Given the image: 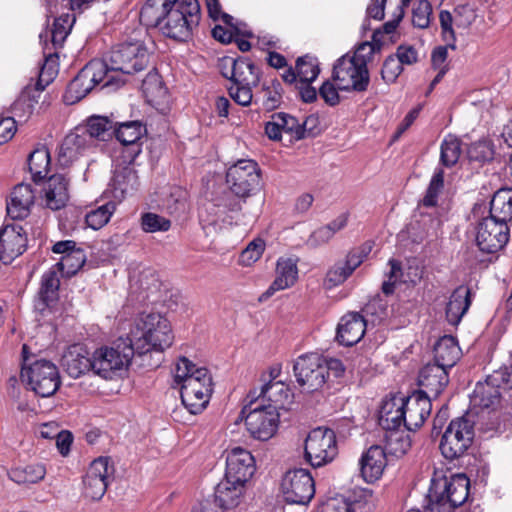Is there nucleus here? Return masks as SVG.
Returning <instances> with one entry per match:
<instances>
[{"mask_svg":"<svg viewBox=\"0 0 512 512\" xmlns=\"http://www.w3.org/2000/svg\"><path fill=\"white\" fill-rule=\"evenodd\" d=\"M140 22L159 27L164 35L178 41L192 38L201 20L198 0H147Z\"/></svg>","mask_w":512,"mask_h":512,"instance_id":"f257e3e1","label":"nucleus"},{"mask_svg":"<svg viewBox=\"0 0 512 512\" xmlns=\"http://www.w3.org/2000/svg\"><path fill=\"white\" fill-rule=\"evenodd\" d=\"M380 35L375 31L372 42H362L353 53L348 52L336 60L332 78L341 91L363 93L368 90L370 74L367 64L372 55L381 50Z\"/></svg>","mask_w":512,"mask_h":512,"instance_id":"f03ea898","label":"nucleus"},{"mask_svg":"<svg viewBox=\"0 0 512 512\" xmlns=\"http://www.w3.org/2000/svg\"><path fill=\"white\" fill-rule=\"evenodd\" d=\"M132 334L133 348L140 357L151 352L160 355L174 340L170 322L160 313H142Z\"/></svg>","mask_w":512,"mask_h":512,"instance_id":"7ed1b4c3","label":"nucleus"},{"mask_svg":"<svg viewBox=\"0 0 512 512\" xmlns=\"http://www.w3.org/2000/svg\"><path fill=\"white\" fill-rule=\"evenodd\" d=\"M123 83L124 80L120 77L109 74L104 60L93 59L70 81L64 94V101L72 105L82 100L99 85L102 89L110 86L119 87Z\"/></svg>","mask_w":512,"mask_h":512,"instance_id":"20e7f679","label":"nucleus"},{"mask_svg":"<svg viewBox=\"0 0 512 512\" xmlns=\"http://www.w3.org/2000/svg\"><path fill=\"white\" fill-rule=\"evenodd\" d=\"M135 37L132 40H125L115 45L108 56L106 65L108 72L121 74H134L144 70L149 64V52L138 36L141 30L134 31Z\"/></svg>","mask_w":512,"mask_h":512,"instance_id":"39448f33","label":"nucleus"},{"mask_svg":"<svg viewBox=\"0 0 512 512\" xmlns=\"http://www.w3.org/2000/svg\"><path fill=\"white\" fill-rule=\"evenodd\" d=\"M135 354L133 340L130 337H120L113 347H103L94 352L92 371L104 379H111L130 364Z\"/></svg>","mask_w":512,"mask_h":512,"instance_id":"423d86ee","label":"nucleus"},{"mask_svg":"<svg viewBox=\"0 0 512 512\" xmlns=\"http://www.w3.org/2000/svg\"><path fill=\"white\" fill-rule=\"evenodd\" d=\"M248 400V404L241 411V415H245L246 429L254 439L267 441L278 429L280 414L275 408L269 409L265 404Z\"/></svg>","mask_w":512,"mask_h":512,"instance_id":"0eeeda50","label":"nucleus"},{"mask_svg":"<svg viewBox=\"0 0 512 512\" xmlns=\"http://www.w3.org/2000/svg\"><path fill=\"white\" fill-rule=\"evenodd\" d=\"M195 373L180 387L181 401L191 414L201 413L206 408L213 391L212 376L208 369L199 367Z\"/></svg>","mask_w":512,"mask_h":512,"instance_id":"6e6552de","label":"nucleus"},{"mask_svg":"<svg viewBox=\"0 0 512 512\" xmlns=\"http://www.w3.org/2000/svg\"><path fill=\"white\" fill-rule=\"evenodd\" d=\"M261 175L257 162L241 159L226 172V183L238 198H248L260 189Z\"/></svg>","mask_w":512,"mask_h":512,"instance_id":"1a4fd4ad","label":"nucleus"},{"mask_svg":"<svg viewBox=\"0 0 512 512\" xmlns=\"http://www.w3.org/2000/svg\"><path fill=\"white\" fill-rule=\"evenodd\" d=\"M305 459L312 467H321L330 463L337 455V441L330 428L313 429L305 440Z\"/></svg>","mask_w":512,"mask_h":512,"instance_id":"9d476101","label":"nucleus"},{"mask_svg":"<svg viewBox=\"0 0 512 512\" xmlns=\"http://www.w3.org/2000/svg\"><path fill=\"white\" fill-rule=\"evenodd\" d=\"M474 438V425L469 419L459 417L450 422L442 435L439 448L442 455L454 460L467 451Z\"/></svg>","mask_w":512,"mask_h":512,"instance_id":"9b49d317","label":"nucleus"},{"mask_svg":"<svg viewBox=\"0 0 512 512\" xmlns=\"http://www.w3.org/2000/svg\"><path fill=\"white\" fill-rule=\"evenodd\" d=\"M232 85L228 88L230 97L239 105L248 106L253 99L252 88L260 82L259 69L247 58L238 57L234 62Z\"/></svg>","mask_w":512,"mask_h":512,"instance_id":"f8f14e48","label":"nucleus"},{"mask_svg":"<svg viewBox=\"0 0 512 512\" xmlns=\"http://www.w3.org/2000/svg\"><path fill=\"white\" fill-rule=\"evenodd\" d=\"M28 344H23L18 374L9 377L7 382L8 396L16 403L17 410L29 412L30 392L32 391V362Z\"/></svg>","mask_w":512,"mask_h":512,"instance_id":"ddd939ff","label":"nucleus"},{"mask_svg":"<svg viewBox=\"0 0 512 512\" xmlns=\"http://www.w3.org/2000/svg\"><path fill=\"white\" fill-rule=\"evenodd\" d=\"M114 473L115 468L109 457L101 456L93 460L82 479L84 497L92 501L102 499Z\"/></svg>","mask_w":512,"mask_h":512,"instance_id":"4468645a","label":"nucleus"},{"mask_svg":"<svg viewBox=\"0 0 512 512\" xmlns=\"http://www.w3.org/2000/svg\"><path fill=\"white\" fill-rule=\"evenodd\" d=\"M323 356L318 353L300 355L294 362L293 372L296 381L303 391L313 393L327 383L325 368L322 366Z\"/></svg>","mask_w":512,"mask_h":512,"instance_id":"2eb2a0df","label":"nucleus"},{"mask_svg":"<svg viewBox=\"0 0 512 512\" xmlns=\"http://www.w3.org/2000/svg\"><path fill=\"white\" fill-rule=\"evenodd\" d=\"M512 374L504 367L488 375L484 382H478L472 395V402L483 409H495L501 400V389L512 384Z\"/></svg>","mask_w":512,"mask_h":512,"instance_id":"dca6fc26","label":"nucleus"},{"mask_svg":"<svg viewBox=\"0 0 512 512\" xmlns=\"http://www.w3.org/2000/svg\"><path fill=\"white\" fill-rule=\"evenodd\" d=\"M281 487L284 499L289 504L306 505L315 494L313 477L303 468L286 472Z\"/></svg>","mask_w":512,"mask_h":512,"instance_id":"f3484780","label":"nucleus"},{"mask_svg":"<svg viewBox=\"0 0 512 512\" xmlns=\"http://www.w3.org/2000/svg\"><path fill=\"white\" fill-rule=\"evenodd\" d=\"M508 240V225L490 217H485L479 222L476 242L482 252L496 253L507 244Z\"/></svg>","mask_w":512,"mask_h":512,"instance_id":"a211bd4d","label":"nucleus"},{"mask_svg":"<svg viewBox=\"0 0 512 512\" xmlns=\"http://www.w3.org/2000/svg\"><path fill=\"white\" fill-rule=\"evenodd\" d=\"M28 234L21 225L7 224L0 229V261L7 265L24 253Z\"/></svg>","mask_w":512,"mask_h":512,"instance_id":"6ab92c4d","label":"nucleus"},{"mask_svg":"<svg viewBox=\"0 0 512 512\" xmlns=\"http://www.w3.org/2000/svg\"><path fill=\"white\" fill-rule=\"evenodd\" d=\"M430 488L457 509L468 500L470 480L465 474H456L434 481Z\"/></svg>","mask_w":512,"mask_h":512,"instance_id":"aec40b11","label":"nucleus"},{"mask_svg":"<svg viewBox=\"0 0 512 512\" xmlns=\"http://www.w3.org/2000/svg\"><path fill=\"white\" fill-rule=\"evenodd\" d=\"M145 133L146 128L140 121L116 123L115 137L124 146L122 153L128 163L134 162L141 153L139 140Z\"/></svg>","mask_w":512,"mask_h":512,"instance_id":"412c9836","label":"nucleus"},{"mask_svg":"<svg viewBox=\"0 0 512 512\" xmlns=\"http://www.w3.org/2000/svg\"><path fill=\"white\" fill-rule=\"evenodd\" d=\"M255 470V459L248 450L235 447L228 452L224 477L246 484L253 476Z\"/></svg>","mask_w":512,"mask_h":512,"instance_id":"4be33fe9","label":"nucleus"},{"mask_svg":"<svg viewBox=\"0 0 512 512\" xmlns=\"http://www.w3.org/2000/svg\"><path fill=\"white\" fill-rule=\"evenodd\" d=\"M403 411H405L404 427L408 431L420 428L431 413L432 404L428 396L414 391L407 398L402 397Z\"/></svg>","mask_w":512,"mask_h":512,"instance_id":"5701e85b","label":"nucleus"},{"mask_svg":"<svg viewBox=\"0 0 512 512\" xmlns=\"http://www.w3.org/2000/svg\"><path fill=\"white\" fill-rule=\"evenodd\" d=\"M57 366L45 359L34 361V393L45 398L55 394L60 386Z\"/></svg>","mask_w":512,"mask_h":512,"instance_id":"b1692460","label":"nucleus"},{"mask_svg":"<svg viewBox=\"0 0 512 512\" xmlns=\"http://www.w3.org/2000/svg\"><path fill=\"white\" fill-rule=\"evenodd\" d=\"M449 382L448 370L433 363L426 364L419 372L418 385L422 393L430 400L437 398Z\"/></svg>","mask_w":512,"mask_h":512,"instance_id":"393cba45","label":"nucleus"},{"mask_svg":"<svg viewBox=\"0 0 512 512\" xmlns=\"http://www.w3.org/2000/svg\"><path fill=\"white\" fill-rule=\"evenodd\" d=\"M91 145L92 142L90 141L89 135L84 133L80 127H77L63 139L58 154L59 163L62 166H69Z\"/></svg>","mask_w":512,"mask_h":512,"instance_id":"a878e982","label":"nucleus"},{"mask_svg":"<svg viewBox=\"0 0 512 512\" xmlns=\"http://www.w3.org/2000/svg\"><path fill=\"white\" fill-rule=\"evenodd\" d=\"M92 356L82 344H74L68 347L61 359L63 369L72 378H79L93 370Z\"/></svg>","mask_w":512,"mask_h":512,"instance_id":"bb28decb","label":"nucleus"},{"mask_svg":"<svg viewBox=\"0 0 512 512\" xmlns=\"http://www.w3.org/2000/svg\"><path fill=\"white\" fill-rule=\"evenodd\" d=\"M289 398V389L282 381H270L261 387L259 394L256 391H250L247 399H253L259 404H265L269 409L279 412L284 409Z\"/></svg>","mask_w":512,"mask_h":512,"instance_id":"cd10ccee","label":"nucleus"},{"mask_svg":"<svg viewBox=\"0 0 512 512\" xmlns=\"http://www.w3.org/2000/svg\"><path fill=\"white\" fill-rule=\"evenodd\" d=\"M367 321L359 313H349L341 318L336 339L345 346H353L364 336Z\"/></svg>","mask_w":512,"mask_h":512,"instance_id":"c85d7f7f","label":"nucleus"},{"mask_svg":"<svg viewBox=\"0 0 512 512\" xmlns=\"http://www.w3.org/2000/svg\"><path fill=\"white\" fill-rule=\"evenodd\" d=\"M60 271L52 266L41 278L38 292L39 302L37 307L41 312L51 311L59 300Z\"/></svg>","mask_w":512,"mask_h":512,"instance_id":"c756f323","label":"nucleus"},{"mask_svg":"<svg viewBox=\"0 0 512 512\" xmlns=\"http://www.w3.org/2000/svg\"><path fill=\"white\" fill-rule=\"evenodd\" d=\"M387 459L384 449L379 445H372L363 453L360 459V472L368 483L378 480L386 466Z\"/></svg>","mask_w":512,"mask_h":512,"instance_id":"7c9ffc66","label":"nucleus"},{"mask_svg":"<svg viewBox=\"0 0 512 512\" xmlns=\"http://www.w3.org/2000/svg\"><path fill=\"white\" fill-rule=\"evenodd\" d=\"M276 274L275 280L260 296V301L268 299L276 291L284 290L296 282L298 276L296 260L292 258H280L277 261Z\"/></svg>","mask_w":512,"mask_h":512,"instance_id":"2f4dec72","label":"nucleus"},{"mask_svg":"<svg viewBox=\"0 0 512 512\" xmlns=\"http://www.w3.org/2000/svg\"><path fill=\"white\" fill-rule=\"evenodd\" d=\"M67 181L63 175H52L48 178L43 188V200L45 207L51 210H59L68 201Z\"/></svg>","mask_w":512,"mask_h":512,"instance_id":"473e14b6","label":"nucleus"},{"mask_svg":"<svg viewBox=\"0 0 512 512\" xmlns=\"http://www.w3.org/2000/svg\"><path fill=\"white\" fill-rule=\"evenodd\" d=\"M405 411H403L402 397H393L382 402L378 423L386 431H398L404 426Z\"/></svg>","mask_w":512,"mask_h":512,"instance_id":"72a5a7b5","label":"nucleus"},{"mask_svg":"<svg viewBox=\"0 0 512 512\" xmlns=\"http://www.w3.org/2000/svg\"><path fill=\"white\" fill-rule=\"evenodd\" d=\"M244 491V483L224 477L215 488V502L222 509L235 508L240 504Z\"/></svg>","mask_w":512,"mask_h":512,"instance_id":"f704fd0d","label":"nucleus"},{"mask_svg":"<svg viewBox=\"0 0 512 512\" xmlns=\"http://www.w3.org/2000/svg\"><path fill=\"white\" fill-rule=\"evenodd\" d=\"M471 305V291L468 287L459 286L451 294L446 306V319L451 325H458Z\"/></svg>","mask_w":512,"mask_h":512,"instance_id":"c9c22d12","label":"nucleus"},{"mask_svg":"<svg viewBox=\"0 0 512 512\" xmlns=\"http://www.w3.org/2000/svg\"><path fill=\"white\" fill-rule=\"evenodd\" d=\"M460 348L453 336L445 335L434 345V362L442 368H452L459 359Z\"/></svg>","mask_w":512,"mask_h":512,"instance_id":"e433bc0d","label":"nucleus"},{"mask_svg":"<svg viewBox=\"0 0 512 512\" xmlns=\"http://www.w3.org/2000/svg\"><path fill=\"white\" fill-rule=\"evenodd\" d=\"M80 128L89 135L92 143L93 139L108 141L115 136L116 123L108 117L93 115L87 119L86 126Z\"/></svg>","mask_w":512,"mask_h":512,"instance_id":"4c0bfd02","label":"nucleus"},{"mask_svg":"<svg viewBox=\"0 0 512 512\" xmlns=\"http://www.w3.org/2000/svg\"><path fill=\"white\" fill-rule=\"evenodd\" d=\"M488 217L507 225L512 220V189H500L494 193L490 201Z\"/></svg>","mask_w":512,"mask_h":512,"instance_id":"58836bf2","label":"nucleus"},{"mask_svg":"<svg viewBox=\"0 0 512 512\" xmlns=\"http://www.w3.org/2000/svg\"><path fill=\"white\" fill-rule=\"evenodd\" d=\"M273 119H278L283 132L290 134L294 140H301L306 138L310 128L306 127L307 124H314L318 122L315 116L307 117L302 123L297 118L289 114L280 112L273 114Z\"/></svg>","mask_w":512,"mask_h":512,"instance_id":"ea45409f","label":"nucleus"},{"mask_svg":"<svg viewBox=\"0 0 512 512\" xmlns=\"http://www.w3.org/2000/svg\"><path fill=\"white\" fill-rule=\"evenodd\" d=\"M348 217L346 214L339 215L329 224L316 229L307 239L306 244L311 248H316L328 243L333 236L344 227H346Z\"/></svg>","mask_w":512,"mask_h":512,"instance_id":"a19ab883","label":"nucleus"},{"mask_svg":"<svg viewBox=\"0 0 512 512\" xmlns=\"http://www.w3.org/2000/svg\"><path fill=\"white\" fill-rule=\"evenodd\" d=\"M58 74L57 68V53H50L48 56H45V60L43 65L40 68L38 78L36 83L34 84V91L42 93L44 89L53 82L55 77ZM41 98V94L35 96L34 101L36 103L39 102Z\"/></svg>","mask_w":512,"mask_h":512,"instance_id":"79ce46f5","label":"nucleus"},{"mask_svg":"<svg viewBox=\"0 0 512 512\" xmlns=\"http://www.w3.org/2000/svg\"><path fill=\"white\" fill-rule=\"evenodd\" d=\"M136 284L140 290L143 301H149L151 299L155 301V296L159 293L162 285L156 272L150 268L140 272Z\"/></svg>","mask_w":512,"mask_h":512,"instance_id":"37998d69","label":"nucleus"},{"mask_svg":"<svg viewBox=\"0 0 512 512\" xmlns=\"http://www.w3.org/2000/svg\"><path fill=\"white\" fill-rule=\"evenodd\" d=\"M87 257L82 248L62 256L61 260L54 265L61 274L68 277L74 276L86 263Z\"/></svg>","mask_w":512,"mask_h":512,"instance_id":"c03bdc74","label":"nucleus"},{"mask_svg":"<svg viewBox=\"0 0 512 512\" xmlns=\"http://www.w3.org/2000/svg\"><path fill=\"white\" fill-rule=\"evenodd\" d=\"M441 220L437 217H432L430 214H420L419 219L411 224V230L420 229L419 234L415 235V242H422L429 237H436L437 231L440 228Z\"/></svg>","mask_w":512,"mask_h":512,"instance_id":"a18cd8bd","label":"nucleus"},{"mask_svg":"<svg viewBox=\"0 0 512 512\" xmlns=\"http://www.w3.org/2000/svg\"><path fill=\"white\" fill-rule=\"evenodd\" d=\"M296 71L299 82L315 81L320 73L318 59L309 54L298 57L296 60Z\"/></svg>","mask_w":512,"mask_h":512,"instance_id":"49530a36","label":"nucleus"},{"mask_svg":"<svg viewBox=\"0 0 512 512\" xmlns=\"http://www.w3.org/2000/svg\"><path fill=\"white\" fill-rule=\"evenodd\" d=\"M115 203L107 202L96 209L91 210L85 216V221L88 227L93 230H98L105 226L115 211Z\"/></svg>","mask_w":512,"mask_h":512,"instance_id":"de8ad7c7","label":"nucleus"},{"mask_svg":"<svg viewBox=\"0 0 512 512\" xmlns=\"http://www.w3.org/2000/svg\"><path fill=\"white\" fill-rule=\"evenodd\" d=\"M461 141L453 136H448L441 144L440 162L445 167L454 166L461 155Z\"/></svg>","mask_w":512,"mask_h":512,"instance_id":"09e8293b","label":"nucleus"},{"mask_svg":"<svg viewBox=\"0 0 512 512\" xmlns=\"http://www.w3.org/2000/svg\"><path fill=\"white\" fill-rule=\"evenodd\" d=\"M261 93L262 105L266 110L271 111L281 105L283 88L279 80L274 79L270 84H264Z\"/></svg>","mask_w":512,"mask_h":512,"instance_id":"8fccbe9b","label":"nucleus"},{"mask_svg":"<svg viewBox=\"0 0 512 512\" xmlns=\"http://www.w3.org/2000/svg\"><path fill=\"white\" fill-rule=\"evenodd\" d=\"M444 188V171L437 168L430 180L426 193L421 201L425 207H435L438 203V197Z\"/></svg>","mask_w":512,"mask_h":512,"instance_id":"3c124183","label":"nucleus"},{"mask_svg":"<svg viewBox=\"0 0 512 512\" xmlns=\"http://www.w3.org/2000/svg\"><path fill=\"white\" fill-rule=\"evenodd\" d=\"M113 182L115 191L125 195L136 189L137 175L132 168L126 167L115 173Z\"/></svg>","mask_w":512,"mask_h":512,"instance_id":"603ef678","label":"nucleus"},{"mask_svg":"<svg viewBox=\"0 0 512 512\" xmlns=\"http://www.w3.org/2000/svg\"><path fill=\"white\" fill-rule=\"evenodd\" d=\"M51 162V156L48 148L40 145L34 148V165L37 167L34 170V184L47 177Z\"/></svg>","mask_w":512,"mask_h":512,"instance_id":"864d4df0","label":"nucleus"},{"mask_svg":"<svg viewBox=\"0 0 512 512\" xmlns=\"http://www.w3.org/2000/svg\"><path fill=\"white\" fill-rule=\"evenodd\" d=\"M72 23L69 16L56 18L51 29V42L55 49L61 48L69 35Z\"/></svg>","mask_w":512,"mask_h":512,"instance_id":"5fc2aeb1","label":"nucleus"},{"mask_svg":"<svg viewBox=\"0 0 512 512\" xmlns=\"http://www.w3.org/2000/svg\"><path fill=\"white\" fill-rule=\"evenodd\" d=\"M362 312L365 316L372 317V322L382 321L388 316V303L378 294L369 300L363 307Z\"/></svg>","mask_w":512,"mask_h":512,"instance_id":"6e6d98bb","label":"nucleus"},{"mask_svg":"<svg viewBox=\"0 0 512 512\" xmlns=\"http://www.w3.org/2000/svg\"><path fill=\"white\" fill-rule=\"evenodd\" d=\"M432 15V5L428 0H419L412 9V24L414 27L425 29L429 26Z\"/></svg>","mask_w":512,"mask_h":512,"instance_id":"4d7b16f0","label":"nucleus"},{"mask_svg":"<svg viewBox=\"0 0 512 512\" xmlns=\"http://www.w3.org/2000/svg\"><path fill=\"white\" fill-rule=\"evenodd\" d=\"M167 211L170 215L180 218L188 211L187 193L177 189L167 199Z\"/></svg>","mask_w":512,"mask_h":512,"instance_id":"13d9d810","label":"nucleus"},{"mask_svg":"<svg viewBox=\"0 0 512 512\" xmlns=\"http://www.w3.org/2000/svg\"><path fill=\"white\" fill-rule=\"evenodd\" d=\"M141 226L145 232L168 231L171 227L170 220L155 213H145L141 217Z\"/></svg>","mask_w":512,"mask_h":512,"instance_id":"bf43d9fd","label":"nucleus"},{"mask_svg":"<svg viewBox=\"0 0 512 512\" xmlns=\"http://www.w3.org/2000/svg\"><path fill=\"white\" fill-rule=\"evenodd\" d=\"M467 154L470 161L481 163L492 160L494 151L490 142L478 141L470 145Z\"/></svg>","mask_w":512,"mask_h":512,"instance_id":"052dcab7","label":"nucleus"},{"mask_svg":"<svg viewBox=\"0 0 512 512\" xmlns=\"http://www.w3.org/2000/svg\"><path fill=\"white\" fill-rule=\"evenodd\" d=\"M371 250L372 244L369 242H366L363 245L350 250L345 260L343 261L347 266V269L353 273L363 263L364 259L368 256Z\"/></svg>","mask_w":512,"mask_h":512,"instance_id":"680f3d73","label":"nucleus"},{"mask_svg":"<svg viewBox=\"0 0 512 512\" xmlns=\"http://www.w3.org/2000/svg\"><path fill=\"white\" fill-rule=\"evenodd\" d=\"M387 446L395 455H404L411 447V441L408 435H404L398 431L390 432L386 436Z\"/></svg>","mask_w":512,"mask_h":512,"instance_id":"e2e57ef3","label":"nucleus"},{"mask_svg":"<svg viewBox=\"0 0 512 512\" xmlns=\"http://www.w3.org/2000/svg\"><path fill=\"white\" fill-rule=\"evenodd\" d=\"M351 275L345 263L338 261L328 270L325 281L329 287H335L344 283Z\"/></svg>","mask_w":512,"mask_h":512,"instance_id":"0e129e2a","label":"nucleus"},{"mask_svg":"<svg viewBox=\"0 0 512 512\" xmlns=\"http://www.w3.org/2000/svg\"><path fill=\"white\" fill-rule=\"evenodd\" d=\"M12 111L16 116L32 115V94L30 84H27L22 90L17 100L12 105Z\"/></svg>","mask_w":512,"mask_h":512,"instance_id":"69168bd1","label":"nucleus"},{"mask_svg":"<svg viewBox=\"0 0 512 512\" xmlns=\"http://www.w3.org/2000/svg\"><path fill=\"white\" fill-rule=\"evenodd\" d=\"M265 243L262 239L253 240L248 246L242 251L240 255V262L249 266L256 262L264 252Z\"/></svg>","mask_w":512,"mask_h":512,"instance_id":"338daca9","label":"nucleus"},{"mask_svg":"<svg viewBox=\"0 0 512 512\" xmlns=\"http://www.w3.org/2000/svg\"><path fill=\"white\" fill-rule=\"evenodd\" d=\"M428 504L425 507V512H455L456 508L451 503L447 502L440 493L429 489Z\"/></svg>","mask_w":512,"mask_h":512,"instance_id":"774afa93","label":"nucleus"}]
</instances>
